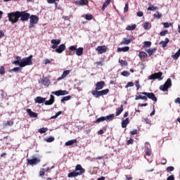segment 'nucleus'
<instances>
[{"label": "nucleus", "mask_w": 180, "mask_h": 180, "mask_svg": "<svg viewBox=\"0 0 180 180\" xmlns=\"http://www.w3.org/2000/svg\"><path fill=\"white\" fill-rule=\"evenodd\" d=\"M103 86H105V82H98L96 84L95 90L91 91V94L95 98H99L101 96H103V95H108L109 94V89H103ZM101 89L103 90L101 91Z\"/></svg>", "instance_id": "nucleus-1"}, {"label": "nucleus", "mask_w": 180, "mask_h": 180, "mask_svg": "<svg viewBox=\"0 0 180 180\" xmlns=\"http://www.w3.org/2000/svg\"><path fill=\"white\" fill-rule=\"evenodd\" d=\"M33 58V56L30 55L27 58H22L20 56H15V60L13 62V64L15 65H19L20 68H23V67H26V65H32L33 64V61L32 60Z\"/></svg>", "instance_id": "nucleus-2"}, {"label": "nucleus", "mask_w": 180, "mask_h": 180, "mask_svg": "<svg viewBox=\"0 0 180 180\" xmlns=\"http://www.w3.org/2000/svg\"><path fill=\"white\" fill-rule=\"evenodd\" d=\"M145 95V96H141ZM139 99H141L142 101H148V99H151L153 102H157L158 99L155 96L154 93H148V92H141V95L136 96L135 101H139Z\"/></svg>", "instance_id": "nucleus-3"}, {"label": "nucleus", "mask_w": 180, "mask_h": 180, "mask_svg": "<svg viewBox=\"0 0 180 180\" xmlns=\"http://www.w3.org/2000/svg\"><path fill=\"white\" fill-rule=\"evenodd\" d=\"M56 101V97L53 95H50V99L49 101H46V98H43L41 96H37L34 98L35 103H44L46 106H50L53 105Z\"/></svg>", "instance_id": "nucleus-4"}, {"label": "nucleus", "mask_w": 180, "mask_h": 180, "mask_svg": "<svg viewBox=\"0 0 180 180\" xmlns=\"http://www.w3.org/2000/svg\"><path fill=\"white\" fill-rule=\"evenodd\" d=\"M7 17L8 18V22H11L12 25L18 23V22H19V11L8 13Z\"/></svg>", "instance_id": "nucleus-5"}, {"label": "nucleus", "mask_w": 180, "mask_h": 180, "mask_svg": "<svg viewBox=\"0 0 180 180\" xmlns=\"http://www.w3.org/2000/svg\"><path fill=\"white\" fill-rule=\"evenodd\" d=\"M18 18H20L21 22H27L30 18V13L27 11H18Z\"/></svg>", "instance_id": "nucleus-6"}, {"label": "nucleus", "mask_w": 180, "mask_h": 180, "mask_svg": "<svg viewBox=\"0 0 180 180\" xmlns=\"http://www.w3.org/2000/svg\"><path fill=\"white\" fill-rule=\"evenodd\" d=\"M37 23H39V17L34 15H30V25L28 26L29 29H33V27H34Z\"/></svg>", "instance_id": "nucleus-7"}, {"label": "nucleus", "mask_w": 180, "mask_h": 180, "mask_svg": "<svg viewBox=\"0 0 180 180\" xmlns=\"http://www.w3.org/2000/svg\"><path fill=\"white\" fill-rule=\"evenodd\" d=\"M172 86V82L170 78L167 79V81L165 82L163 85H161L160 86V91H162L163 92H165L168 91L169 88H171Z\"/></svg>", "instance_id": "nucleus-8"}, {"label": "nucleus", "mask_w": 180, "mask_h": 180, "mask_svg": "<svg viewBox=\"0 0 180 180\" xmlns=\"http://www.w3.org/2000/svg\"><path fill=\"white\" fill-rule=\"evenodd\" d=\"M69 51H76V54L79 57L84 54V48L79 47L77 49V46H71L69 47Z\"/></svg>", "instance_id": "nucleus-9"}, {"label": "nucleus", "mask_w": 180, "mask_h": 180, "mask_svg": "<svg viewBox=\"0 0 180 180\" xmlns=\"http://www.w3.org/2000/svg\"><path fill=\"white\" fill-rule=\"evenodd\" d=\"M149 79H158L162 81V72L153 73L149 76Z\"/></svg>", "instance_id": "nucleus-10"}, {"label": "nucleus", "mask_w": 180, "mask_h": 180, "mask_svg": "<svg viewBox=\"0 0 180 180\" xmlns=\"http://www.w3.org/2000/svg\"><path fill=\"white\" fill-rule=\"evenodd\" d=\"M52 95H56V96H64V95H68L69 92L67 90H58L51 92Z\"/></svg>", "instance_id": "nucleus-11"}, {"label": "nucleus", "mask_w": 180, "mask_h": 180, "mask_svg": "<svg viewBox=\"0 0 180 180\" xmlns=\"http://www.w3.org/2000/svg\"><path fill=\"white\" fill-rule=\"evenodd\" d=\"M40 161H41V160L39 158H32V159H27V162L30 165H37V164H39L40 162Z\"/></svg>", "instance_id": "nucleus-12"}, {"label": "nucleus", "mask_w": 180, "mask_h": 180, "mask_svg": "<svg viewBox=\"0 0 180 180\" xmlns=\"http://www.w3.org/2000/svg\"><path fill=\"white\" fill-rule=\"evenodd\" d=\"M65 44H61L60 46H57V48L55 49L56 53H58V54H61L63 51H65Z\"/></svg>", "instance_id": "nucleus-13"}, {"label": "nucleus", "mask_w": 180, "mask_h": 180, "mask_svg": "<svg viewBox=\"0 0 180 180\" xmlns=\"http://www.w3.org/2000/svg\"><path fill=\"white\" fill-rule=\"evenodd\" d=\"M75 171L78 173L79 175H82V174H85V169H84L81 165H77Z\"/></svg>", "instance_id": "nucleus-14"}, {"label": "nucleus", "mask_w": 180, "mask_h": 180, "mask_svg": "<svg viewBox=\"0 0 180 180\" xmlns=\"http://www.w3.org/2000/svg\"><path fill=\"white\" fill-rule=\"evenodd\" d=\"M51 44H53L51 46V49H53V50L57 49V47L58 46V44H60L61 43V39H52L51 41Z\"/></svg>", "instance_id": "nucleus-15"}, {"label": "nucleus", "mask_w": 180, "mask_h": 180, "mask_svg": "<svg viewBox=\"0 0 180 180\" xmlns=\"http://www.w3.org/2000/svg\"><path fill=\"white\" fill-rule=\"evenodd\" d=\"M96 51H98V54H103V53H106L108 51V48L106 46H99L96 48Z\"/></svg>", "instance_id": "nucleus-16"}, {"label": "nucleus", "mask_w": 180, "mask_h": 180, "mask_svg": "<svg viewBox=\"0 0 180 180\" xmlns=\"http://www.w3.org/2000/svg\"><path fill=\"white\" fill-rule=\"evenodd\" d=\"M88 0H79L75 1V5H79V6H84L85 5H88Z\"/></svg>", "instance_id": "nucleus-17"}, {"label": "nucleus", "mask_w": 180, "mask_h": 180, "mask_svg": "<svg viewBox=\"0 0 180 180\" xmlns=\"http://www.w3.org/2000/svg\"><path fill=\"white\" fill-rule=\"evenodd\" d=\"M70 72H71V70H65L63 71L61 77H59L58 78V81H61V79H64L68 75H70Z\"/></svg>", "instance_id": "nucleus-18"}, {"label": "nucleus", "mask_w": 180, "mask_h": 180, "mask_svg": "<svg viewBox=\"0 0 180 180\" xmlns=\"http://www.w3.org/2000/svg\"><path fill=\"white\" fill-rule=\"evenodd\" d=\"M168 43H169V39L168 38H165V41H161L159 44L162 45V47L163 49H165V47L167 46V45L168 44Z\"/></svg>", "instance_id": "nucleus-19"}, {"label": "nucleus", "mask_w": 180, "mask_h": 180, "mask_svg": "<svg viewBox=\"0 0 180 180\" xmlns=\"http://www.w3.org/2000/svg\"><path fill=\"white\" fill-rule=\"evenodd\" d=\"M130 123L129 118H126L125 120H122L121 122L122 129H126L127 127V124Z\"/></svg>", "instance_id": "nucleus-20"}, {"label": "nucleus", "mask_w": 180, "mask_h": 180, "mask_svg": "<svg viewBox=\"0 0 180 180\" xmlns=\"http://www.w3.org/2000/svg\"><path fill=\"white\" fill-rule=\"evenodd\" d=\"M79 176V174L75 170L68 174V178H75Z\"/></svg>", "instance_id": "nucleus-21"}, {"label": "nucleus", "mask_w": 180, "mask_h": 180, "mask_svg": "<svg viewBox=\"0 0 180 180\" xmlns=\"http://www.w3.org/2000/svg\"><path fill=\"white\" fill-rule=\"evenodd\" d=\"M115 119V114H110L105 117L106 122H112Z\"/></svg>", "instance_id": "nucleus-22"}, {"label": "nucleus", "mask_w": 180, "mask_h": 180, "mask_svg": "<svg viewBox=\"0 0 180 180\" xmlns=\"http://www.w3.org/2000/svg\"><path fill=\"white\" fill-rule=\"evenodd\" d=\"M130 50V47L129 46H124L122 48H117L118 53H122L123 51L124 53H126V51H129Z\"/></svg>", "instance_id": "nucleus-23"}, {"label": "nucleus", "mask_w": 180, "mask_h": 180, "mask_svg": "<svg viewBox=\"0 0 180 180\" xmlns=\"http://www.w3.org/2000/svg\"><path fill=\"white\" fill-rule=\"evenodd\" d=\"M27 112L29 114V116H30V117H37V113L32 111L31 109H27Z\"/></svg>", "instance_id": "nucleus-24"}, {"label": "nucleus", "mask_w": 180, "mask_h": 180, "mask_svg": "<svg viewBox=\"0 0 180 180\" xmlns=\"http://www.w3.org/2000/svg\"><path fill=\"white\" fill-rule=\"evenodd\" d=\"M77 142L78 141L77 139L70 140L65 142V146H72V144H77Z\"/></svg>", "instance_id": "nucleus-25"}, {"label": "nucleus", "mask_w": 180, "mask_h": 180, "mask_svg": "<svg viewBox=\"0 0 180 180\" xmlns=\"http://www.w3.org/2000/svg\"><path fill=\"white\" fill-rule=\"evenodd\" d=\"M110 2H112V0H106L103 4L101 11H105Z\"/></svg>", "instance_id": "nucleus-26"}, {"label": "nucleus", "mask_w": 180, "mask_h": 180, "mask_svg": "<svg viewBox=\"0 0 180 180\" xmlns=\"http://www.w3.org/2000/svg\"><path fill=\"white\" fill-rule=\"evenodd\" d=\"M147 53L144 51L139 52V57L141 60H144V58H147Z\"/></svg>", "instance_id": "nucleus-27"}, {"label": "nucleus", "mask_w": 180, "mask_h": 180, "mask_svg": "<svg viewBox=\"0 0 180 180\" xmlns=\"http://www.w3.org/2000/svg\"><path fill=\"white\" fill-rule=\"evenodd\" d=\"M131 43V39H127L126 38H123L121 44H124L125 46H127Z\"/></svg>", "instance_id": "nucleus-28"}, {"label": "nucleus", "mask_w": 180, "mask_h": 180, "mask_svg": "<svg viewBox=\"0 0 180 180\" xmlns=\"http://www.w3.org/2000/svg\"><path fill=\"white\" fill-rule=\"evenodd\" d=\"M122 112H123V104L120 105V108H117L116 116H120V115L122 114Z\"/></svg>", "instance_id": "nucleus-29"}, {"label": "nucleus", "mask_w": 180, "mask_h": 180, "mask_svg": "<svg viewBox=\"0 0 180 180\" xmlns=\"http://www.w3.org/2000/svg\"><path fill=\"white\" fill-rule=\"evenodd\" d=\"M118 63H120L121 67H127L129 65V63H127L126 60H119Z\"/></svg>", "instance_id": "nucleus-30"}, {"label": "nucleus", "mask_w": 180, "mask_h": 180, "mask_svg": "<svg viewBox=\"0 0 180 180\" xmlns=\"http://www.w3.org/2000/svg\"><path fill=\"white\" fill-rule=\"evenodd\" d=\"M156 51H157V49H147L146 51L149 56H153V53H155Z\"/></svg>", "instance_id": "nucleus-31"}, {"label": "nucleus", "mask_w": 180, "mask_h": 180, "mask_svg": "<svg viewBox=\"0 0 180 180\" xmlns=\"http://www.w3.org/2000/svg\"><path fill=\"white\" fill-rule=\"evenodd\" d=\"M136 27H137V25L136 24H134L131 25H128L126 27V30H129V31L134 30H136Z\"/></svg>", "instance_id": "nucleus-32"}, {"label": "nucleus", "mask_w": 180, "mask_h": 180, "mask_svg": "<svg viewBox=\"0 0 180 180\" xmlns=\"http://www.w3.org/2000/svg\"><path fill=\"white\" fill-rule=\"evenodd\" d=\"M172 57L174 60H178V58H179L180 57V49L178 50L177 52L175 53L174 55H172Z\"/></svg>", "instance_id": "nucleus-33"}, {"label": "nucleus", "mask_w": 180, "mask_h": 180, "mask_svg": "<svg viewBox=\"0 0 180 180\" xmlns=\"http://www.w3.org/2000/svg\"><path fill=\"white\" fill-rule=\"evenodd\" d=\"M49 131V128L47 127H42V128H40L38 131L39 133H40L41 134H44V133H46Z\"/></svg>", "instance_id": "nucleus-34"}, {"label": "nucleus", "mask_w": 180, "mask_h": 180, "mask_svg": "<svg viewBox=\"0 0 180 180\" xmlns=\"http://www.w3.org/2000/svg\"><path fill=\"white\" fill-rule=\"evenodd\" d=\"M158 7L153 6L151 3H149V7L148 8V11H157Z\"/></svg>", "instance_id": "nucleus-35"}, {"label": "nucleus", "mask_w": 180, "mask_h": 180, "mask_svg": "<svg viewBox=\"0 0 180 180\" xmlns=\"http://www.w3.org/2000/svg\"><path fill=\"white\" fill-rule=\"evenodd\" d=\"M105 117H101L96 120L94 123H101L102 122H105Z\"/></svg>", "instance_id": "nucleus-36"}, {"label": "nucleus", "mask_w": 180, "mask_h": 180, "mask_svg": "<svg viewBox=\"0 0 180 180\" xmlns=\"http://www.w3.org/2000/svg\"><path fill=\"white\" fill-rule=\"evenodd\" d=\"M153 17L157 19H161V18H162V14L158 11L156 14H153Z\"/></svg>", "instance_id": "nucleus-37"}, {"label": "nucleus", "mask_w": 180, "mask_h": 180, "mask_svg": "<svg viewBox=\"0 0 180 180\" xmlns=\"http://www.w3.org/2000/svg\"><path fill=\"white\" fill-rule=\"evenodd\" d=\"M70 99H71V96H66L63 97V98L60 100V102H66L67 101H70Z\"/></svg>", "instance_id": "nucleus-38"}, {"label": "nucleus", "mask_w": 180, "mask_h": 180, "mask_svg": "<svg viewBox=\"0 0 180 180\" xmlns=\"http://www.w3.org/2000/svg\"><path fill=\"white\" fill-rule=\"evenodd\" d=\"M11 72H18V71H22V68H19V67H16V68H14L13 69H11Z\"/></svg>", "instance_id": "nucleus-39"}, {"label": "nucleus", "mask_w": 180, "mask_h": 180, "mask_svg": "<svg viewBox=\"0 0 180 180\" xmlns=\"http://www.w3.org/2000/svg\"><path fill=\"white\" fill-rule=\"evenodd\" d=\"M85 19L86 20H92V19H94V15H92V14H86V17Z\"/></svg>", "instance_id": "nucleus-40"}, {"label": "nucleus", "mask_w": 180, "mask_h": 180, "mask_svg": "<svg viewBox=\"0 0 180 180\" xmlns=\"http://www.w3.org/2000/svg\"><path fill=\"white\" fill-rule=\"evenodd\" d=\"M121 75H122L123 77H129V75H130V72L124 70L122 72H121Z\"/></svg>", "instance_id": "nucleus-41"}, {"label": "nucleus", "mask_w": 180, "mask_h": 180, "mask_svg": "<svg viewBox=\"0 0 180 180\" xmlns=\"http://www.w3.org/2000/svg\"><path fill=\"white\" fill-rule=\"evenodd\" d=\"M149 26H150V22H145L143 24V29H145V30H148Z\"/></svg>", "instance_id": "nucleus-42"}, {"label": "nucleus", "mask_w": 180, "mask_h": 180, "mask_svg": "<svg viewBox=\"0 0 180 180\" xmlns=\"http://www.w3.org/2000/svg\"><path fill=\"white\" fill-rule=\"evenodd\" d=\"M174 169H175V168L174 167L170 166V167H167L166 171L167 172H172V171H174Z\"/></svg>", "instance_id": "nucleus-43"}, {"label": "nucleus", "mask_w": 180, "mask_h": 180, "mask_svg": "<svg viewBox=\"0 0 180 180\" xmlns=\"http://www.w3.org/2000/svg\"><path fill=\"white\" fill-rule=\"evenodd\" d=\"M4 126H13V121L10 120L7 121L5 124Z\"/></svg>", "instance_id": "nucleus-44"}, {"label": "nucleus", "mask_w": 180, "mask_h": 180, "mask_svg": "<svg viewBox=\"0 0 180 180\" xmlns=\"http://www.w3.org/2000/svg\"><path fill=\"white\" fill-rule=\"evenodd\" d=\"M0 74H1V75H4V74H5V67L4 66H1Z\"/></svg>", "instance_id": "nucleus-45"}, {"label": "nucleus", "mask_w": 180, "mask_h": 180, "mask_svg": "<svg viewBox=\"0 0 180 180\" xmlns=\"http://www.w3.org/2000/svg\"><path fill=\"white\" fill-rule=\"evenodd\" d=\"M144 47H150L151 46V41H144Z\"/></svg>", "instance_id": "nucleus-46"}, {"label": "nucleus", "mask_w": 180, "mask_h": 180, "mask_svg": "<svg viewBox=\"0 0 180 180\" xmlns=\"http://www.w3.org/2000/svg\"><path fill=\"white\" fill-rule=\"evenodd\" d=\"M47 143H53V141H54V137L53 136H49L47 139H46Z\"/></svg>", "instance_id": "nucleus-47"}, {"label": "nucleus", "mask_w": 180, "mask_h": 180, "mask_svg": "<svg viewBox=\"0 0 180 180\" xmlns=\"http://www.w3.org/2000/svg\"><path fill=\"white\" fill-rule=\"evenodd\" d=\"M135 85L136 86V91H139V89H140V82L139 80H136L135 82Z\"/></svg>", "instance_id": "nucleus-48"}, {"label": "nucleus", "mask_w": 180, "mask_h": 180, "mask_svg": "<svg viewBox=\"0 0 180 180\" xmlns=\"http://www.w3.org/2000/svg\"><path fill=\"white\" fill-rule=\"evenodd\" d=\"M130 86H134V83H133V82H128L127 84L125 86V88H129Z\"/></svg>", "instance_id": "nucleus-49"}, {"label": "nucleus", "mask_w": 180, "mask_h": 180, "mask_svg": "<svg viewBox=\"0 0 180 180\" xmlns=\"http://www.w3.org/2000/svg\"><path fill=\"white\" fill-rule=\"evenodd\" d=\"M43 85H49V79L45 78L42 80Z\"/></svg>", "instance_id": "nucleus-50"}, {"label": "nucleus", "mask_w": 180, "mask_h": 180, "mask_svg": "<svg viewBox=\"0 0 180 180\" xmlns=\"http://www.w3.org/2000/svg\"><path fill=\"white\" fill-rule=\"evenodd\" d=\"M165 34H168V30H163L160 32V36H165Z\"/></svg>", "instance_id": "nucleus-51"}, {"label": "nucleus", "mask_w": 180, "mask_h": 180, "mask_svg": "<svg viewBox=\"0 0 180 180\" xmlns=\"http://www.w3.org/2000/svg\"><path fill=\"white\" fill-rule=\"evenodd\" d=\"M143 122H146V124H151V120L148 118H145Z\"/></svg>", "instance_id": "nucleus-52"}, {"label": "nucleus", "mask_w": 180, "mask_h": 180, "mask_svg": "<svg viewBox=\"0 0 180 180\" xmlns=\"http://www.w3.org/2000/svg\"><path fill=\"white\" fill-rule=\"evenodd\" d=\"M146 155L150 157L151 155V150L150 148L146 149Z\"/></svg>", "instance_id": "nucleus-53"}, {"label": "nucleus", "mask_w": 180, "mask_h": 180, "mask_svg": "<svg viewBox=\"0 0 180 180\" xmlns=\"http://www.w3.org/2000/svg\"><path fill=\"white\" fill-rule=\"evenodd\" d=\"M136 15L137 16H139V18H141L143 16L144 13H143V11H138Z\"/></svg>", "instance_id": "nucleus-54"}, {"label": "nucleus", "mask_w": 180, "mask_h": 180, "mask_svg": "<svg viewBox=\"0 0 180 180\" xmlns=\"http://www.w3.org/2000/svg\"><path fill=\"white\" fill-rule=\"evenodd\" d=\"M44 171H46V169H42L41 170H40V172H39L40 176H44V174H45Z\"/></svg>", "instance_id": "nucleus-55"}, {"label": "nucleus", "mask_w": 180, "mask_h": 180, "mask_svg": "<svg viewBox=\"0 0 180 180\" xmlns=\"http://www.w3.org/2000/svg\"><path fill=\"white\" fill-rule=\"evenodd\" d=\"M128 11H129V4L127 3V4H125L124 8V12H127Z\"/></svg>", "instance_id": "nucleus-56"}, {"label": "nucleus", "mask_w": 180, "mask_h": 180, "mask_svg": "<svg viewBox=\"0 0 180 180\" xmlns=\"http://www.w3.org/2000/svg\"><path fill=\"white\" fill-rule=\"evenodd\" d=\"M48 4H56V2H58L60 0H46Z\"/></svg>", "instance_id": "nucleus-57"}, {"label": "nucleus", "mask_w": 180, "mask_h": 180, "mask_svg": "<svg viewBox=\"0 0 180 180\" xmlns=\"http://www.w3.org/2000/svg\"><path fill=\"white\" fill-rule=\"evenodd\" d=\"M163 26H164V27L168 28V27H169V26H171V23H169V22H164L163 23Z\"/></svg>", "instance_id": "nucleus-58"}, {"label": "nucleus", "mask_w": 180, "mask_h": 180, "mask_svg": "<svg viewBox=\"0 0 180 180\" xmlns=\"http://www.w3.org/2000/svg\"><path fill=\"white\" fill-rule=\"evenodd\" d=\"M134 140L133 139H130L129 140L127 141V144L129 146L130 144H133Z\"/></svg>", "instance_id": "nucleus-59"}, {"label": "nucleus", "mask_w": 180, "mask_h": 180, "mask_svg": "<svg viewBox=\"0 0 180 180\" xmlns=\"http://www.w3.org/2000/svg\"><path fill=\"white\" fill-rule=\"evenodd\" d=\"M51 63V60H49L48 58L45 59L44 60V63L47 65V64H50Z\"/></svg>", "instance_id": "nucleus-60"}, {"label": "nucleus", "mask_w": 180, "mask_h": 180, "mask_svg": "<svg viewBox=\"0 0 180 180\" xmlns=\"http://www.w3.org/2000/svg\"><path fill=\"white\" fill-rule=\"evenodd\" d=\"M167 180H175V177L174 176V175H171L167 177Z\"/></svg>", "instance_id": "nucleus-61"}, {"label": "nucleus", "mask_w": 180, "mask_h": 180, "mask_svg": "<svg viewBox=\"0 0 180 180\" xmlns=\"http://www.w3.org/2000/svg\"><path fill=\"white\" fill-rule=\"evenodd\" d=\"M161 164H162V165H165V164H167V159H162Z\"/></svg>", "instance_id": "nucleus-62"}, {"label": "nucleus", "mask_w": 180, "mask_h": 180, "mask_svg": "<svg viewBox=\"0 0 180 180\" xmlns=\"http://www.w3.org/2000/svg\"><path fill=\"white\" fill-rule=\"evenodd\" d=\"M130 133L132 136H134V134H137V129H134L131 131Z\"/></svg>", "instance_id": "nucleus-63"}, {"label": "nucleus", "mask_w": 180, "mask_h": 180, "mask_svg": "<svg viewBox=\"0 0 180 180\" xmlns=\"http://www.w3.org/2000/svg\"><path fill=\"white\" fill-rule=\"evenodd\" d=\"M174 102H175V103H179V105H180V98L178 97L177 98H176L174 100Z\"/></svg>", "instance_id": "nucleus-64"}]
</instances>
